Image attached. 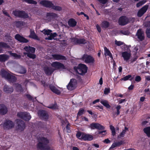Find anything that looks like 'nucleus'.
Segmentation results:
<instances>
[{
  "label": "nucleus",
  "instance_id": "f257e3e1",
  "mask_svg": "<svg viewBox=\"0 0 150 150\" xmlns=\"http://www.w3.org/2000/svg\"><path fill=\"white\" fill-rule=\"evenodd\" d=\"M39 141L37 144L38 150H54L51 149L48 144L49 143V140L47 138L44 137H40L38 138Z\"/></svg>",
  "mask_w": 150,
  "mask_h": 150
},
{
  "label": "nucleus",
  "instance_id": "f03ea898",
  "mask_svg": "<svg viewBox=\"0 0 150 150\" xmlns=\"http://www.w3.org/2000/svg\"><path fill=\"white\" fill-rule=\"evenodd\" d=\"M40 4L44 7L47 8H52L56 11H60L62 10L61 7L59 6H54L52 2L48 0H42L40 2Z\"/></svg>",
  "mask_w": 150,
  "mask_h": 150
},
{
  "label": "nucleus",
  "instance_id": "7ed1b4c3",
  "mask_svg": "<svg viewBox=\"0 0 150 150\" xmlns=\"http://www.w3.org/2000/svg\"><path fill=\"white\" fill-rule=\"evenodd\" d=\"M1 75L2 77L4 78L10 83H13L16 82L17 80L16 78L4 69H1L0 72Z\"/></svg>",
  "mask_w": 150,
  "mask_h": 150
},
{
  "label": "nucleus",
  "instance_id": "20e7f679",
  "mask_svg": "<svg viewBox=\"0 0 150 150\" xmlns=\"http://www.w3.org/2000/svg\"><path fill=\"white\" fill-rule=\"evenodd\" d=\"M74 70L79 74L84 75L87 71L88 67L84 64H80L78 67H75L74 68Z\"/></svg>",
  "mask_w": 150,
  "mask_h": 150
},
{
  "label": "nucleus",
  "instance_id": "39448f33",
  "mask_svg": "<svg viewBox=\"0 0 150 150\" xmlns=\"http://www.w3.org/2000/svg\"><path fill=\"white\" fill-rule=\"evenodd\" d=\"M76 137L81 140L90 141L93 140V137L92 135L78 131L76 134Z\"/></svg>",
  "mask_w": 150,
  "mask_h": 150
},
{
  "label": "nucleus",
  "instance_id": "423d86ee",
  "mask_svg": "<svg viewBox=\"0 0 150 150\" xmlns=\"http://www.w3.org/2000/svg\"><path fill=\"white\" fill-rule=\"evenodd\" d=\"M80 59L86 64H93L95 62L94 58L91 56L87 54H83Z\"/></svg>",
  "mask_w": 150,
  "mask_h": 150
},
{
  "label": "nucleus",
  "instance_id": "0eeeda50",
  "mask_svg": "<svg viewBox=\"0 0 150 150\" xmlns=\"http://www.w3.org/2000/svg\"><path fill=\"white\" fill-rule=\"evenodd\" d=\"M17 116L26 121H28L31 118V116L29 113L27 112H18Z\"/></svg>",
  "mask_w": 150,
  "mask_h": 150
},
{
  "label": "nucleus",
  "instance_id": "6e6552de",
  "mask_svg": "<svg viewBox=\"0 0 150 150\" xmlns=\"http://www.w3.org/2000/svg\"><path fill=\"white\" fill-rule=\"evenodd\" d=\"M13 13L15 16L19 18L25 19L29 17L28 14L24 11L16 10L13 11Z\"/></svg>",
  "mask_w": 150,
  "mask_h": 150
},
{
  "label": "nucleus",
  "instance_id": "1a4fd4ad",
  "mask_svg": "<svg viewBox=\"0 0 150 150\" xmlns=\"http://www.w3.org/2000/svg\"><path fill=\"white\" fill-rule=\"evenodd\" d=\"M14 126V123L11 120H6L3 124V127L5 130H9L13 128Z\"/></svg>",
  "mask_w": 150,
  "mask_h": 150
},
{
  "label": "nucleus",
  "instance_id": "9d476101",
  "mask_svg": "<svg viewBox=\"0 0 150 150\" xmlns=\"http://www.w3.org/2000/svg\"><path fill=\"white\" fill-rule=\"evenodd\" d=\"M52 67L54 68L55 70L66 69V67L62 63L58 62H54L51 64Z\"/></svg>",
  "mask_w": 150,
  "mask_h": 150
},
{
  "label": "nucleus",
  "instance_id": "9b49d317",
  "mask_svg": "<svg viewBox=\"0 0 150 150\" xmlns=\"http://www.w3.org/2000/svg\"><path fill=\"white\" fill-rule=\"evenodd\" d=\"M16 122L17 125V129L21 131H23L25 126V122L22 120L19 119H16Z\"/></svg>",
  "mask_w": 150,
  "mask_h": 150
},
{
  "label": "nucleus",
  "instance_id": "f8f14e48",
  "mask_svg": "<svg viewBox=\"0 0 150 150\" xmlns=\"http://www.w3.org/2000/svg\"><path fill=\"white\" fill-rule=\"evenodd\" d=\"M118 22L119 25L124 26L129 23V19L126 16H122L119 18Z\"/></svg>",
  "mask_w": 150,
  "mask_h": 150
},
{
  "label": "nucleus",
  "instance_id": "ddd939ff",
  "mask_svg": "<svg viewBox=\"0 0 150 150\" xmlns=\"http://www.w3.org/2000/svg\"><path fill=\"white\" fill-rule=\"evenodd\" d=\"M149 7V5L146 4L142 7L138 11L137 16L139 17H141L147 11Z\"/></svg>",
  "mask_w": 150,
  "mask_h": 150
},
{
  "label": "nucleus",
  "instance_id": "4468645a",
  "mask_svg": "<svg viewBox=\"0 0 150 150\" xmlns=\"http://www.w3.org/2000/svg\"><path fill=\"white\" fill-rule=\"evenodd\" d=\"M136 35L139 41H143L145 39L144 32L141 28L137 30Z\"/></svg>",
  "mask_w": 150,
  "mask_h": 150
},
{
  "label": "nucleus",
  "instance_id": "2eb2a0df",
  "mask_svg": "<svg viewBox=\"0 0 150 150\" xmlns=\"http://www.w3.org/2000/svg\"><path fill=\"white\" fill-rule=\"evenodd\" d=\"M38 116L42 119L45 120H47L49 118L48 113L44 110H40L38 112Z\"/></svg>",
  "mask_w": 150,
  "mask_h": 150
},
{
  "label": "nucleus",
  "instance_id": "dca6fc26",
  "mask_svg": "<svg viewBox=\"0 0 150 150\" xmlns=\"http://www.w3.org/2000/svg\"><path fill=\"white\" fill-rule=\"evenodd\" d=\"M71 41L75 44H85L86 43V40L84 38L78 39L73 38H71Z\"/></svg>",
  "mask_w": 150,
  "mask_h": 150
},
{
  "label": "nucleus",
  "instance_id": "f3484780",
  "mask_svg": "<svg viewBox=\"0 0 150 150\" xmlns=\"http://www.w3.org/2000/svg\"><path fill=\"white\" fill-rule=\"evenodd\" d=\"M90 127L92 129H96L100 130H102L104 129L105 128L103 126L98 123H91L90 125Z\"/></svg>",
  "mask_w": 150,
  "mask_h": 150
},
{
  "label": "nucleus",
  "instance_id": "a211bd4d",
  "mask_svg": "<svg viewBox=\"0 0 150 150\" xmlns=\"http://www.w3.org/2000/svg\"><path fill=\"white\" fill-rule=\"evenodd\" d=\"M15 38L21 42L26 43L28 42V40L23 36H21L19 34H16L15 36Z\"/></svg>",
  "mask_w": 150,
  "mask_h": 150
},
{
  "label": "nucleus",
  "instance_id": "6ab92c4d",
  "mask_svg": "<svg viewBox=\"0 0 150 150\" xmlns=\"http://www.w3.org/2000/svg\"><path fill=\"white\" fill-rule=\"evenodd\" d=\"M57 17V14L54 12H47L46 13V18L49 21H51Z\"/></svg>",
  "mask_w": 150,
  "mask_h": 150
},
{
  "label": "nucleus",
  "instance_id": "aec40b11",
  "mask_svg": "<svg viewBox=\"0 0 150 150\" xmlns=\"http://www.w3.org/2000/svg\"><path fill=\"white\" fill-rule=\"evenodd\" d=\"M53 58L56 60H67L66 57L63 55L60 54H52V55Z\"/></svg>",
  "mask_w": 150,
  "mask_h": 150
},
{
  "label": "nucleus",
  "instance_id": "412c9836",
  "mask_svg": "<svg viewBox=\"0 0 150 150\" xmlns=\"http://www.w3.org/2000/svg\"><path fill=\"white\" fill-rule=\"evenodd\" d=\"M54 70L50 67H46L44 68V71L45 74L47 75H51L54 71Z\"/></svg>",
  "mask_w": 150,
  "mask_h": 150
},
{
  "label": "nucleus",
  "instance_id": "4be33fe9",
  "mask_svg": "<svg viewBox=\"0 0 150 150\" xmlns=\"http://www.w3.org/2000/svg\"><path fill=\"white\" fill-rule=\"evenodd\" d=\"M49 87L52 91L54 93L57 95H59L60 94V91L53 85L52 84H49Z\"/></svg>",
  "mask_w": 150,
  "mask_h": 150
},
{
  "label": "nucleus",
  "instance_id": "5701e85b",
  "mask_svg": "<svg viewBox=\"0 0 150 150\" xmlns=\"http://www.w3.org/2000/svg\"><path fill=\"white\" fill-rule=\"evenodd\" d=\"M8 111V109L3 104H0V114L1 115H5Z\"/></svg>",
  "mask_w": 150,
  "mask_h": 150
},
{
  "label": "nucleus",
  "instance_id": "b1692460",
  "mask_svg": "<svg viewBox=\"0 0 150 150\" xmlns=\"http://www.w3.org/2000/svg\"><path fill=\"white\" fill-rule=\"evenodd\" d=\"M121 55L124 60L126 62H127L131 56L130 53H128L127 51L122 52Z\"/></svg>",
  "mask_w": 150,
  "mask_h": 150
},
{
  "label": "nucleus",
  "instance_id": "393cba45",
  "mask_svg": "<svg viewBox=\"0 0 150 150\" xmlns=\"http://www.w3.org/2000/svg\"><path fill=\"white\" fill-rule=\"evenodd\" d=\"M3 90L7 93H11L13 91V89L12 87H10L6 85L4 86Z\"/></svg>",
  "mask_w": 150,
  "mask_h": 150
},
{
  "label": "nucleus",
  "instance_id": "a878e982",
  "mask_svg": "<svg viewBox=\"0 0 150 150\" xmlns=\"http://www.w3.org/2000/svg\"><path fill=\"white\" fill-rule=\"evenodd\" d=\"M68 24L70 27H74L76 25L77 22L74 19L71 18L68 21Z\"/></svg>",
  "mask_w": 150,
  "mask_h": 150
},
{
  "label": "nucleus",
  "instance_id": "bb28decb",
  "mask_svg": "<svg viewBox=\"0 0 150 150\" xmlns=\"http://www.w3.org/2000/svg\"><path fill=\"white\" fill-rule=\"evenodd\" d=\"M115 108L116 109V112H112L113 118H115L120 114V110L121 108V106L120 105H118Z\"/></svg>",
  "mask_w": 150,
  "mask_h": 150
},
{
  "label": "nucleus",
  "instance_id": "cd10ccee",
  "mask_svg": "<svg viewBox=\"0 0 150 150\" xmlns=\"http://www.w3.org/2000/svg\"><path fill=\"white\" fill-rule=\"evenodd\" d=\"M123 141L122 140L117 142H114L112 144L109 149H111L116 147L119 146L123 144Z\"/></svg>",
  "mask_w": 150,
  "mask_h": 150
},
{
  "label": "nucleus",
  "instance_id": "c85d7f7f",
  "mask_svg": "<svg viewBox=\"0 0 150 150\" xmlns=\"http://www.w3.org/2000/svg\"><path fill=\"white\" fill-rule=\"evenodd\" d=\"M24 49L26 52H31V53H34L35 50V48L30 46H25L24 48Z\"/></svg>",
  "mask_w": 150,
  "mask_h": 150
},
{
  "label": "nucleus",
  "instance_id": "c756f323",
  "mask_svg": "<svg viewBox=\"0 0 150 150\" xmlns=\"http://www.w3.org/2000/svg\"><path fill=\"white\" fill-rule=\"evenodd\" d=\"M100 103L107 109H110L111 107L109 104L108 101L106 100H101L100 101Z\"/></svg>",
  "mask_w": 150,
  "mask_h": 150
},
{
  "label": "nucleus",
  "instance_id": "7c9ffc66",
  "mask_svg": "<svg viewBox=\"0 0 150 150\" xmlns=\"http://www.w3.org/2000/svg\"><path fill=\"white\" fill-rule=\"evenodd\" d=\"M72 80L73 79H71L68 85L67 86V89L70 91L73 90L74 89L73 82L72 81Z\"/></svg>",
  "mask_w": 150,
  "mask_h": 150
},
{
  "label": "nucleus",
  "instance_id": "2f4dec72",
  "mask_svg": "<svg viewBox=\"0 0 150 150\" xmlns=\"http://www.w3.org/2000/svg\"><path fill=\"white\" fill-rule=\"evenodd\" d=\"M9 58L8 56L5 54L0 55V62H4L7 60Z\"/></svg>",
  "mask_w": 150,
  "mask_h": 150
},
{
  "label": "nucleus",
  "instance_id": "473e14b6",
  "mask_svg": "<svg viewBox=\"0 0 150 150\" xmlns=\"http://www.w3.org/2000/svg\"><path fill=\"white\" fill-rule=\"evenodd\" d=\"M104 54L105 56H108L111 58H113L112 55L110 51L106 47H104Z\"/></svg>",
  "mask_w": 150,
  "mask_h": 150
},
{
  "label": "nucleus",
  "instance_id": "72a5a7b5",
  "mask_svg": "<svg viewBox=\"0 0 150 150\" xmlns=\"http://www.w3.org/2000/svg\"><path fill=\"white\" fill-rule=\"evenodd\" d=\"M16 89L18 92H23V90L21 85L18 83L15 84Z\"/></svg>",
  "mask_w": 150,
  "mask_h": 150
},
{
  "label": "nucleus",
  "instance_id": "f704fd0d",
  "mask_svg": "<svg viewBox=\"0 0 150 150\" xmlns=\"http://www.w3.org/2000/svg\"><path fill=\"white\" fill-rule=\"evenodd\" d=\"M15 24L17 28H20L25 24V23L22 21H16L15 22Z\"/></svg>",
  "mask_w": 150,
  "mask_h": 150
},
{
  "label": "nucleus",
  "instance_id": "c9c22d12",
  "mask_svg": "<svg viewBox=\"0 0 150 150\" xmlns=\"http://www.w3.org/2000/svg\"><path fill=\"white\" fill-rule=\"evenodd\" d=\"M143 131L148 137H150V127H148L144 128Z\"/></svg>",
  "mask_w": 150,
  "mask_h": 150
},
{
  "label": "nucleus",
  "instance_id": "e433bc0d",
  "mask_svg": "<svg viewBox=\"0 0 150 150\" xmlns=\"http://www.w3.org/2000/svg\"><path fill=\"white\" fill-rule=\"evenodd\" d=\"M29 37L30 38L36 39L38 38V36L35 34L34 30L32 31L31 30L30 35Z\"/></svg>",
  "mask_w": 150,
  "mask_h": 150
},
{
  "label": "nucleus",
  "instance_id": "4c0bfd02",
  "mask_svg": "<svg viewBox=\"0 0 150 150\" xmlns=\"http://www.w3.org/2000/svg\"><path fill=\"white\" fill-rule=\"evenodd\" d=\"M0 47L2 49L3 48H8L10 47L9 46L7 43L3 42H0Z\"/></svg>",
  "mask_w": 150,
  "mask_h": 150
},
{
  "label": "nucleus",
  "instance_id": "58836bf2",
  "mask_svg": "<svg viewBox=\"0 0 150 150\" xmlns=\"http://www.w3.org/2000/svg\"><path fill=\"white\" fill-rule=\"evenodd\" d=\"M102 26L105 28H108L109 25V23L107 21H104L102 23Z\"/></svg>",
  "mask_w": 150,
  "mask_h": 150
},
{
  "label": "nucleus",
  "instance_id": "ea45409f",
  "mask_svg": "<svg viewBox=\"0 0 150 150\" xmlns=\"http://www.w3.org/2000/svg\"><path fill=\"white\" fill-rule=\"evenodd\" d=\"M146 0H143L140 1L136 4V7L137 8L139 7L142 6V5L145 4L146 2Z\"/></svg>",
  "mask_w": 150,
  "mask_h": 150
},
{
  "label": "nucleus",
  "instance_id": "a19ab883",
  "mask_svg": "<svg viewBox=\"0 0 150 150\" xmlns=\"http://www.w3.org/2000/svg\"><path fill=\"white\" fill-rule=\"evenodd\" d=\"M53 110H56L58 108V106L56 103H55L54 104L50 105L47 107Z\"/></svg>",
  "mask_w": 150,
  "mask_h": 150
},
{
  "label": "nucleus",
  "instance_id": "79ce46f5",
  "mask_svg": "<svg viewBox=\"0 0 150 150\" xmlns=\"http://www.w3.org/2000/svg\"><path fill=\"white\" fill-rule=\"evenodd\" d=\"M23 2H26L29 4H37V2L33 0H22Z\"/></svg>",
  "mask_w": 150,
  "mask_h": 150
},
{
  "label": "nucleus",
  "instance_id": "37998d69",
  "mask_svg": "<svg viewBox=\"0 0 150 150\" xmlns=\"http://www.w3.org/2000/svg\"><path fill=\"white\" fill-rule=\"evenodd\" d=\"M27 70L23 66L20 67L19 73L21 74H25L26 73Z\"/></svg>",
  "mask_w": 150,
  "mask_h": 150
},
{
  "label": "nucleus",
  "instance_id": "c03bdc74",
  "mask_svg": "<svg viewBox=\"0 0 150 150\" xmlns=\"http://www.w3.org/2000/svg\"><path fill=\"white\" fill-rule=\"evenodd\" d=\"M110 129L111 131L112 135L113 136L116 134V131L115 127L112 125L110 126Z\"/></svg>",
  "mask_w": 150,
  "mask_h": 150
},
{
  "label": "nucleus",
  "instance_id": "a18cd8bd",
  "mask_svg": "<svg viewBox=\"0 0 150 150\" xmlns=\"http://www.w3.org/2000/svg\"><path fill=\"white\" fill-rule=\"evenodd\" d=\"M132 77V76L131 75H128L125 76H124L123 78L121 79L120 80L121 81L123 80L124 81H126L128 80H130L132 79H129Z\"/></svg>",
  "mask_w": 150,
  "mask_h": 150
},
{
  "label": "nucleus",
  "instance_id": "49530a36",
  "mask_svg": "<svg viewBox=\"0 0 150 150\" xmlns=\"http://www.w3.org/2000/svg\"><path fill=\"white\" fill-rule=\"evenodd\" d=\"M34 53H31L29 52V53H27V57L31 59H35L36 58V55Z\"/></svg>",
  "mask_w": 150,
  "mask_h": 150
},
{
  "label": "nucleus",
  "instance_id": "de8ad7c7",
  "mask_svg": "<svg viewBox=\"0 0 150 150\" xmlns=\"http://www.w3.org/2000/svg\"><path fill=\"white\" fill-rule=\"evenodd\" d=\"M10 55L14 57H15V59H20L21 57V55H18L16 53H12L11 52H10Z\"/></svg>",
  "mask_w": 150,
  "mask_h": 150
},
{
  "label": "nucleus",
  "instance_id": "09e8293b",
  "mask_svg": "<svg viewBox=\"0 0 150 150\" xmlns=\"http://www.w3.org/2000/svg\"><path fill=\"white\" fill-rule=\"evenodd\" d=\"M52 31L50 30H46L45 29H44L42 31V32L45 35H50V33L51 32H52Z\"/></svg>",
  "mask_w": 150,
  "mask_h": 150
},
{
  "label": "nucleus",
  "instance_id": "8fccbe9b",
  "mask_svg": "<svg viewBox=\"0 0 150 150\" xmlns=\"http://www.w3.org/2000/svg\"><path fill=\"white\" fill-rule=\"evenodd\" d=\"M67 124L66 127V128L67 130V132L68 133H70L71 132L70 128V124L67 120Z\"/></svg>",
  "mask_w": 150,
  "mask_h": 150
},
{
  "label": "nucleus",
  "instance_id": "3c124183",
  "mask_svg": "<svg viewBox=\"0 0 150 150\" xmlns=\"http://www.w3.org/2000/svg\"><path fill=\"white\" fill-rule=\"evenodd\" d=\"M145 33L147 38H150V28H147L146 29Z\"/></svg>",
  "mask_w": 150,
  "mask_h": 150
},
{
  "label": "nucleus",
  "instance_id": "603ef678",
  "mask_svg": "<svg viewBox=\"0 0 150 150\" xmlns=\"http://www.w3.org/2000/svg\"><path fill=\"white\" fill-rule=\"evenodd\" d=\"M120 33L122 34L125 35H129L130 33L128 30H121L120 31Z\"/></svg>",
  "mask_w": 150,
  "mask_h": 150
},
{
  "label": "nucleus",
  "instance_id": "864d4df0",
  "mask_svg": "<svg viewBox=\"0 0 150 150\" xmlns=\"http://www.w3.org/2000/svg\"><path fill=\"white\" fill-rule=\"evenodd\" d=\"M126 132L125 130H123L122 132L120 133L119 135L118 136V138H121V137H124Z\"/></svg>",
  "mask_w": 150,
  "mask_h": 150
},
{
  "label": "nucleus",
  "instance_id": "5fc2aeb1",
  "mask_svg": "<svg viewBox=\"0 0 150 150\" xmlns=\"http://www.w3.org/2000/svg\"><path fill=\"white\" fill-rule=\"evenodd\" d=\"M106 130H103L102 131H98V134H101L102 135V137H103L106 134Z\"/></svg>",
  "mask_w": 150,
  "mask_h": 150
},
{
  "label": "nucleus",
  "instance_id": "6e6d98bb",
  "mask_svg": "<svg viewBox=\"0 0 150 150\" xmlns=\"http://www.w3.org/2000/svg\"><path fill=\"white\" fill-rule=\"evenodd\" d=\"M26 96L27 99L29 100H32L33 101L34 99L33 98L32 96L29 94H27L26 95Z\"/></svg>",
  "mask_w": 150,
  "mask_h": 150
},
{
  "label": "nucleus",
  "instance_id": "4d7b16f0",
  "mask_svg": "<svg viewBox=\"0 0 150 150\" xmlns=\"http://www.w3.org/2000/svg\"><path fill=\"white\" fill-rule=\"evenodd\" d=\"M115 43L117 45L120 46L121 45L123 44V42L120 41H117L116 40L115 41Z\"/></svg>",
  "mask_w": 150,
  "mask_h": 150
},
{
  "label": "nucleus",
  "instance_id": "13d9d810",
  "mask_svg": "<svg viewBox=\"0 0 150 150\" xmlns=\"http://www.w3.org/2000/svg\"><path fill=\"white\" fill-rule=\"evenodd\" d=\"M141 80V78L140 76H137L135 78V81L137 82H139Z\"/></svg>",
  "mask_w": 150,
  "mask_h": 150
},
{
  "label": "nucleus",
  "instance_id": "bf43d9fd",
  "mask_svg": "<svg viewBox=\"0 0 150 150\" xmlns=\"http://www.w3.org/2000/svg\"><path fill=\"white\" fill-rule=\"evenodd\" d=\"M110 92L109 88H105L104 91V94L106 95L108 94Z\"/></svg>",
  "mask_w": 150,
  "mask_h": 150
},
{
  "label": "nucleus",
  "instance_id": "052dcab7",
  "mask_svg": "<svg viewBox=\"0 0 150 150\" xmlns=\"http://www.w3.org/2000/svg\"><path fill=\"white\" fill-rule=\"evenodd\" d=\"M96 108L98 109H100V111H102L103 110V107L102 105H97L96 106Z\"/></svg>",
  "mask_w": 150,
  "mask_h": 150
},
{
  "label": "nucleus",
  "instance_id": "680f3d73",
  "mask_svg": "<svg viewBox=\"0 0 150 150\" xmlns=\"http://www.w3.org/2000/svg\"><path fill=\"white\" fill-rule=\"evenodd\" d=\"M145 27L146 28H149L150 27V21H149L146 22L145 23Z\"/></svg>",
  "mask_w": 150,
  "mask_h": 150
},
{
  "label": "nucleus",
  "instance_id": "e2e57ef3",
  "mask_svg": "<svg viewBox=\"0 0 150 150\" xmlns=\"http://www.w3.org/2000/svg\"><path fill=\"white\" fill-rule=\"evenodd\" d=\"M96 27L98 32L99 33H100L101 31V28L100 26L97 24L96 25Z\"/></svg>",
  "mask_w": 150,
  "mask_h": 150
},
{
  "label": "nucleus",
  "instance_id": "0e129e2a",
  "mask_svg": "<svg viewBox=\"0 0 150 150\" xmlns=\"http://www.w3.org/2000/svg\"><path fill=\"white\" fill-rule=\"evenodd\" d=\"M83 109H81L79 110L78 112V115L79 116H81L82 115L83 113L84 112Z\"/></svg>",
  "mask_w": 150,
  "mask_h": 150
},
{
  "label": "nucleus",
  "instance_id": "69168bd1",
  "mask_svg": "<svg viewBox=\"0 0 150 150\" xmlns=\"http://www.w3.org/2000/svg\"><path fill=\"white\" fill-rule=\"evenodd\" d=\"M103 142L104 143L106 144H109L111 142V141L108 139H105Z\"/></svg>",
  "mask_w": 150,
  "mask_h": 150
},
{
  "label": "nucleus",
  "instance_id": "338daca9",
  "mask_svg": "<svg viewBox=\"0 0 150 150\" xmlns=\"http://www.w3.org/2000/svg\"><path fill=\"white\" fill-rule=\"evenodd\" d=\"M54 38L53 37L52 35L50 34V36H48L47 38H45V39L46 40H52Z\"/></svg>",
  "mask_w": 150,
  "mask_h": 150
},
{
  "label": "nucleus",
  "instance_id": "774afa93",
  "mask_svg": "<svg viewBox=\"0 0 150 150\" xmlns=\"http://www.w3.org/2000/svg\"><path fill=\"white\" fill-rule=\"evenodd\" d=\"M126 101L125 99H121L118 100L119 104H121L125 102Z\"/></svg>",
  "mask_w": 150,
  "mask_h": 150
}]
</instances>
